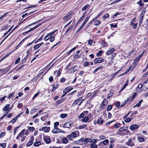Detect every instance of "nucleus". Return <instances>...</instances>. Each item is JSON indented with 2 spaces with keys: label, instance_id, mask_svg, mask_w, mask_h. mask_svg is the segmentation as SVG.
Segmentation results:
<instances>
[{
  "label": "nucleus",
  "instance_id": "6",
  "mask_svg": "<svg viewBox=\"0 0 148 148\" xmlns=\"http://www.w3.org/2000/svg\"><path fill=\"white\" fill-rule=\"evenodd\" d=\"M43 139L45 142L47 144H49L51 142L50 137L49 136H44L43 138Z\"/></svg>",
  "mask_w": 148,
  "mask_h": 148
},
{
  "label": "nucleus",
  "instance_id": "7",
  "mask_svg": "<svg viewBox=\"0 0 148 148\" xmlns=\"http://www.w3.org/2000/svg\"><path fill=\"white\" fill-rule=\"evenodd\" d=\"M10 106V105L9 104H6L3 108V111L8 112L7 113H8L10 110L11 109H9Z\"/></svg>",
  "mask_w": 148,
  "mask_h": 148
},
{
  "label": "nucleus",
  "instance_id": "39",
  "mask_svg": "<svg viewBox=\"0 0 148 148\" xmlns=\"http://www.w3.org/2000/svg\"><path fill=\"white\" fill-rule=\"evenodd\" d=\"M120 125V124L119 123H116L114 125V127L115 129L119 128Z\"/></svg>",
  "mask_w": 148,
  "mask_h": 148
},
{
  "label": "nucleus",
  "instance_id": "59",
  "mask_svg": "<svg viewBox=\"0 0 148 148\" xmlns=\"http://www.w3.org/2000/svg\"><path fill=\"white\" fill-rule=\"evenodd\" d=\"M138 140L140 142H143L144 140V138L143 137H138Z\"/></svg>",
  "mask_w": 148,
  "mask_h": 148
},
{
  "label": "nucleus",
  "instance_id": "2",
  "mask_svg": "<svg viewBox=\"0 0 148 148\" xmlns=\"http://www.w3.org/2000/svg\"><path fill=\"white\" fill-rule=\"evenodd\" d=\"M50 127H44L42 129H40V131H43L44 132H48L50 131Z\"/></svg>",
  "mask_w": 148,
  "mask_h": 148
},
{
  "label": "nucleus",
  "instance_id": "5",
  "mask_svg": "<svg viewBox=\"0 0 148 148\" xmlns=\"http://www.w3.org/2000/svg\"><path fill=\"white\" fill-rule=\"evenodd\" d=\"M72 124V123L71 122H67L64 123L63 126V127L69 128L71 127Z\"/></svg>",
  "mask_w": 148,
  "mask_h": 148
},
{
  "label": "nucleus",
  "instance_id": "51",
  "mask_svg": "<svg viewBox=\"0 0 148 148\" xmlns=\"http://www.w3.org/2000/svg\"><path fill=\"white\" fill-rule=\"evenodd\" d=\"M0 146L2 147V148H5L6 146V143H1L0 144Z\"/></svg>",
  "mask_w": 148,
  "mask_h": 148
},
{
  "label": "nucleus",
  "instance_id": "35",
  "mask_svg": "<svg viewBox=\"0 0 148 148\" xmlns=\"http://www.w3.org/2000/svg\"><path fill=\"white\" fill-rule=\"evenodd\" d=\"M101 44L103 47H106L107 45L106 42L103 40L102 41Z\"/></svg>",
  "mask_w": 148,
  "mask_h": 148
},
{
  "label": "nucleus",
  "instance_id": "1",
  "mask_svg": "<svg viewBox=\"0 0 148 148\" xmlns=\"http://www.w3.org/2000/svg\"><path fill=\"white\" fill-rule=\"evenodd\" d=\"M71 15L72 13L71 12H68L64 17L63 19L66 21H67L71 18Z\"/></svg>",
  "mask_w": 148,
  "mask_h": 148
},
{
  "label": "nucleus",
  "instance_id": "55",
  "mask_svg": "<svg viewBox=\"0 0 148 148\" xmlns=\"http://www.w3.org/2000/svg\"><path fill=\"white\" fill-rule=\"evenodd\" d=\"M109 15L108 13H106L105 14L103 15V19H105L108 18L109 17Z\"/></svg>",
  "mask_w": 148,
  "mask_h": 148
},
{
  "label": "nucleus",
  "instance_id": "47",
  "mask_svg": "<svg viewBox=\"0 0 148 148\" xmlns=\"http://www.w3.org/2000/svg\"><path fill=\"white\" fill-rule=\"evenodd\" d=\"M59 125V123L58 122H56L54 123V127L55 129H57Z\"/></svg>",
  "mask_w": 148,
  "mask_h": 148
},
{
  "label": "nucleus",
  "instance_id": "11",
  "mask_svg": "<svg viewBox=\"0 0 148 148\" xmlns=\"http://www.w3.org/2000/svg\"><path fill=\"white\" fill-rule=\"evenodd\" d=\"M108 101L106 99H105L102 102L101 104V106L104 108L107 105Z\"/></svg>",
  "mask_w": 148,
  "mask_h": 148
},
{
  "label": "nucleus",
  "instance_id": "53",
  "mask_svg": "<svg viewBox=\"0 0 148 148\" xmlns=\"http://www.w3.org/2000/svg\"><path fill=\"white\" fill-rule=\"evenodd\" d=\"M87 126L86 124H84L82 126L80 125L79 126V128L82 129L85 128Z\"/></svg>",
  "mask_w": 148,
  "mask_h": 148
},
{
  "label": "nucleus",
  "instance_id": "38",
  "mask_svg": "<svg viewBox=\"0 0 148 148\" xmlns=\"http://www.w3.org/2000/svg\"><path fill=\"white\" fill-rule=\"evenodd\" d=\"M89 119V117L88 116H85L82 119V121L84 122H86Z\"/></svg>",
  "mask_w": 148,
  "mask_h": 148
},
{
  "label": "nucleus",
  "instance_id": "28",
  "mask_svg": "<svg viewBox=\"0 0 148 148\" xmlns=\"http://www.w3.org/2000/svg\"><path fill=\"white\" fill-rule=\"evenodd\" d=\"M48 114L44 116L41 117V119L42 121H44L47 119V118L48 117Z\"/></svg>",
  "mask_w": 148,
  "mask_h": 148
},
{
  "label": "nucleus",
  "instance_id": "29",
  "mask_svg": "<svg viewBox=\"0 0 148 148\" xmlns=\"http://www.w3.org/2000/svg\"><path fill=\"white\" fill-rule=\"evenodd\" d=\"M28 55H29V54H27V55L26 56V57H25L24 58V59H23V60H22V62H21V63L20 64L21 65L22 64H24V63H25L26 62V60H27V56H28Z\"/></svg>",
  "mask_w": 148,
  "mask_h": 148
},
{
  "label": "nucleus",
  "instance_id": "9",
  "mask_svg": "<svg viewBox=\"0 0 148 148\" xmlns=\"http://www.w3.org/2000/svg\"><path fill=\"white\" fill-rule=\"evenodd\" d=\"M56 31V30L52 32H51L48 34H47V35L44 38V39L45 41H47V40H48L49 38H48L47 39H46V38H47V37H49V36H51V35H52Z\"/></svg>",
  "mask_w": 148,
  "mask_h": 148
},
{
  "label": "nucleus",
  "instance_id": "57",
  "mask_svg": "<svg viewBox=\"0 0 148 148\" xmlns=\"http://www.w3.org/2000/svg\"><path fill=\"white\" fill-rule=\"evenodd\" d=\"M112 108V106L111 105H109L108 106L107 108V110L108 111H110L111 110Z\"/></svg>",
  "mask_w": 148,
  "mask_h": 148
},
{
  "label": "nucleus",
  "instance_id": "45",
  "mask_svg": "<svg viewBox=\"0 0 148 148\" xmlns=\"http://www.w3.org/2000/svg\"><path fill=\"white\" fill-rule=\"evenodd\" d=\"M67 116V115L66 114H62L60 115V116L62 119L66 118Z\"/></svg>",
  "mask_w": 148,
  "mask_h": 148
},
{
  "label": "nucleus",
  "instance_id": "15",
  "mask_svg": "<svg viewBox=\"0 0 148 148\" xmlns=\"http://www.w3.org/2000/svg\"><path fill=\"white\" fill-rule=\"evenodd\" d=\"M138 128V127L137 125L134 124L131 126L130 127V129L132 131L134 130H136Z\"/></svg>",
  "mask_w": 148,
  "mask_h": 148
},
{
  "label": "nucleus",
  "instance_id": "8",
  "mask_svg": "<svg viewBox=\"0 0 148 148\" xmlns=\"http://www.w3.org/2000/svg\"><path fill=\"white\" fill-rule=\"evenodd\" d=\"M82 99V97H80L78 99H76V100L72 104L71 106L72 107H74Z\"/></svg>",
  "mask_w": 148,
  "mask_h": 148
},
{
  "label": "nucleus",
  "instance_id": "16",
  "mask_svg": "<svg viewBox=\"0 0 148 148\" xmlns=\"http://www.w3.org/2000/svg\"><path fill=\"white\" fill-rule=\"evenodd\" d=\"M21 114V113L18 115L16 116L15 117H14L13 119H12L11 120V121H10V122H12L13 123H15L16 122V121L18 117L19 116H20V115Z\"/></svg>",
  "mask_w": 148,
  "mask_h": 148
},
{
  "label": "nucleus",
  "instance_id": "18",
  "mask_svg": "<svg viewBox=\"0 0 148 148\" xmlns=\"http://www.w3.org/2000/svg\"><path fill=\"white\" fill-rule=\"evenodd\" d=\"M78 66H75L73 68L70 69V70L71 71V72H73L78 70Z\"/></svg>",
  "mask_w": 148,
  "mask_h": 148
},
{
  "label": "nucleus",
  "instance_id": "41",
  "mask_svg": "<svg viewBox=\"0 0 148 148\" xmlns=\"http://www.w3.org/2000/svg\"><path fill=\"white\" fill-rule=\"evenodd\" d=\"M120 102H117L115 104V105L116 107H118L119 108H120L122 107L121 105V106L120 105Z\"/></svg>",
  "mask_w": 148,
  "mask_h": 148
},
{
  "label": "nucleus",
  "instance_id": "24",
  "mask_svg": "<svg viewBox=\"0 0 148 148\" xmlns=\"http://www.w3.org/2000/svg\"><path fill=\"white\" fill-rule=\"evenodd\" d=\"M143 100L142 99H141L138 103H136V105L134 106V108L136 107H139L140 106L141 103L143 102Z\"/></svg>",
  "mask_w": 148,
  "mask_h": 148
},
{
  "label": "nucleus",
  "instance_id": "30",
  "mask_svg": "<svg viewBox=\"0 0 148 148\" xmlns=\"http://www.w3.org/2000/svg\"><path fill=\"white\" fill-rule=\"evenodd\" d=\"M62 143L64 144H66L68 143V141L67 138H64L62 140Z\"/></svg>",
  "mask_w": 148,
  "mask_h": 148
},
{
  "label": "nucleus",
  "instance_id": "54",
  "mask_svg": "<svg viewBox=\"0 0 148 148\" xmlns=\"http://www.w3.org/2000/svg\"><path fill=\"white\" fill-rule=\"evenodd\" d=\"M103 143L104 145H107L109 143V141L108 139H106L103 141Z\"/></svg>",
  "mask_w": 148,
  "mask_h": 148
},
{
  "label": "nucleus",
  "instance_id": "27",
  "mask_svg": "<svg viewBox=\"0 0 148 148\" xmlns=\"http://www.w3.org/2000/svg\"><path fill=\"white\" fill-rule=\"evenodd\" d=\"M41 25V23H39V24H38L37 25H36L35 26H34V27H33L32 28H30V30L31 32L33 30H34L35 29L37 28L38 27L40 26Z\"/></svg>",
  "mask_w": 148,
  "mask_h": 148
},
{
  "label": "nucleus",
  "instance_id": "63",
  "mask_svg": "<svg viewBox=\"0 0 148 148\" xmlns=\"http://www.w3.org/2000/svg\"><path fill=\"white\" fill-rule=\"evenodd\" d=\"M135 18H134L132 20L130 23V25H133V24H134V22H135Z\"/></svg>",
  "mask_w": 148,
  "mask_h": 148
},
{
  "label": "nucleus",
  "instance_id": "61",
  "mask_svg": "<svg viewBox=\"0 0 148 148\" xmlns=\"http://www.w3.org/2000/svg\"><path fill=\"white\" fill-rule=\"evenodd\" d=\"M52 86H54L55 87V88H57L58 87L59 84H58L57 82H55L54 83L53 85Z\"/></svg>",
  "mask_w": 148,
  "mask_h": 148
},
{
  "label": "nucleus",
  "instance_id": "25",
  "mask_svg": "<svg viewBox=\"0 0 148 148\" xmlns=\"http://www.w3.org/2000/svg\"><path fill=\"white\" fill-rule=\"evenodd\" d=\"M113 91L112 90H110V92L108 93V96L107 97V99H108L110 98L113 95Z\"/></svg>",
  "mask_w": 148,
  "mask_h": 148
},
{
  "label": "nucleus",
  "instance_id": "44",
  "mask_svg": "<svg viewBox=\"0 0 148 148\" xmlns=\"http://www.w3.org/2000/svg\"><path fill=\"white\" fill-rule=\"evenodd\" d=\"M70 135L73 137V138H75L76 136V134L75 132H72Z\"/></svg>",
  "mask_w": 148,
  "mask_h": 148
},
{
  "label": "nucleus",
  "instance_id": "14",
  "mask_svg": "<svg viewBox=\"0 0 148 148\" xmlns=\"http://www.w3.org/2000/svg\"><path fill=\"white\" fill-rule=\"evenodd\" d=\"M53 133L54 134H56L58 132H63L64 131H62L60 130L58 128H57V129H55L53 130L52 131Z\"/></svg>",
  "mask_w": 148,
  "mask_h": 148
},
{
  "label": "nucleus",
  "instance_id": "26",
  "mask_svg": "<svg viewBox=\"0 0 148 148\" xmlns=\"http://www.w3.org/2000/svg\"><path fill=\"white\" fill-rule=\"evenodd\" d=\"M103 121V119L102 118H100L97 119V123L99 124H101L102 123Z\"/></svg>",
  "mask_w": 148,
  "mask_h": 148
},
{
  "label": "nucleus",
  "instance_id": "4",
  "mask_svg": "<svg viewBox=\"0 0 148 148\" xmlns=\"http://www.w3.org/2000/svg\"><path fill=\"white\" fill-rule=\"evenodd\" d=\"M103 61V59L101 58H98L95 59L94 62L95 64L100 63Z\"/></svg>",
  "mask_w": 148,
  "mask_h": 148
},
{
  "label": "nucleus",
  "instance_id": "37",
  "mask_svg": "<svg viewBox=\"0 0 148 148\" xmlns=\"http://www.w3.org/2000/svg\"><path fill=\"white\" fill-rule=\"evenodd\" d=\"M41 144V143L40 141H36L34 144V145L36 147H38Z\"/></svg>",
  "mask_w": 148,
  "mask_h": 148
},
{
  "label": "nucleus",
  "instance_id": "21",
  "mask_svg": "<svg viewBox=\"0 0 148 148\" xmlns=\"http://www.w3.org/2000/svg\"><path fill=\"white\" fill-rule=\"evenodd\" d=\"M43 42H41L40 44H37L34 47V50H36L40 47L43 44Z\"/></svg>",
  "mask_w": 148,
  "mask_h": 148
},
{
  "label": "nucleus",
  "instance_id": "60",
  "mask_svg": "<svg viewBox=\"0 0 148 148\" xmlns=\"http://www.w3.org/2000/svg\"><path fill=\"white\" fill-rule=\"evenodd\" d=\"M93 41L92 40L90 39L88 41V44L90 45H91L93 43Z\"/></svg>",
  "mask_w": 148,
  "mask_h": 148
},
{
  "label": "nucleus",
  "instance_id": "52",
  "mask_svg": "<svg viewBox=\"0 0 148 148\" xmlns=\"http://www.w3.org/2000/svg\"><path fill=\"white\" fill-rule=\"evenodd\" d=\"M97 140L96 139H93L91 140H90V143L91 144H95L96 143Z\"/></svg>",
  "mask_w": 148,
  "mask_h": 148
},
{
  "label": "nucleus",
  "instance_id": "34",
  "mask_svg": "<svg viewBox=\"0 0 148 148\" xmlns=\"http://www.w3.org/2000/svg\"><path fill=\"white\" fill-rule=\"evenodd\" d=\"M88 143H90V139L89 138H86L84 139V144H86Z\"/></svg>",
  "mask_w": 148,
  "mask_h": 148
},
{
  "label": "nucleus",
  "instance_id": "17",
  "mask_svg": "<svg viewBox=\"0 0 148 148\" xmlns=\"http://www.w3.org/2000/svg\"><path fill=\"white\" fill-rule=\"evenodd\" d=\"M90 16H87L85 19L84 22L82 23V25L81 26V27H82V28H83L84 26L85 25L86 23L87 22L89 18H90Z\"/></svg>",
  "mask_w": 148,
  "mask_h": 148
},
{
  "label": "nucleus",
  "instance_id": "50",
  "mask_svg": "<svg viewBox=\"0 0 148 148\" xmlns=\"http://www.w3.org/2000/svg\"><path fill=\"white\" fill-rule=\"evenodd\" d=\"M101 21L99 20H97L95 21L94 24L95 25H99L100 24Z\"/></svg>",
  "mask_w": 148,
  "mask_h": 148
},
{
  "label": "nucleus",
  "instance_id": "64",
  "mask_svg": "<svg viewBox=\"0 0 148 148\" xmlns=\"http://www.w3.org/2000/svg\"><path fill=\"white\" fill-rule=\"evenodd\" d=\"M40 93V92H38L36 93L34 95L33 97L32 98V99L33 100Z\"/></svg>",
  "mask_w": 148,
  "mask_h": 148
},
{
  "label": "nucleus",
  "instance_id": "31",
  "mask_svg": "<svg viewBox=\"0 0 148 148\" xmlns=\"http://www.w3.org/2000/svg\"><path fill=\"white\" fill-rule=\"evenodd\" d=\"M55 35H53L49 37V38L50 39V41L51 42H53L55 40Z\"/></svg>",
  "mask_w": 148,
  "mask_h": 148
},
{
  "label": "nucleus",
  "instance_id": "62",
  "mask_svg": "<svg viewBox=\"0 0 148 148\" xmlns=\"http://www.w3.org/2000/svg\"><path fill=\"white\" fill-rule=\"evenodd\" d=\"M7 97V96L5 95L2 98L0 99V101L1 102L3 101Z\"/></svg>",
  "mask_w": 148,
  "mask_h": 148
},
{
  "label": "nucleus",
  "instance_id": "56",
  "mask_svg": "<svg viewBox=\"0 0 148 148\" xmlns=\"http://www.w3.org/2000/svg\"><path fill=\"white\" fill-rule=\"evenodd\" d=\"M91 148H97V145L95 144H91L90 145Z\"/></svg>",
  "mask_w": 148,
  "mask_h": 148
},
{
  "label": "nucleus",
  "instance_id": "46",
  "mask_svg": "<svg viewBox=\"0 0 148 148\" xmlns=\"http://www.w3.org/2000/svg\"><path fill=\"white\" fill-rule=\"evenodd\" d=\"M14 92H12L9 95L8 97V99H9L12 97L14 95Z\"/></svg>",
  "mask_w": 148,
  "mask_h": 148
},
{
  "label": "nucleus",
  "instance_id": "19",
  "mask_svg": "<svg viewBox=\"0 0 148 148\" xmlns=\"http://www.w3.org/2000/svg\"><path fill=\"white\" fill-rule=\"evenodd\" d=\"M90 5L87 4L83 7L82 8V11H85L86 10H88L89 8Z\"/></svg>",
  "mask_w": 148,
  "mask_h": 148
},
{
  "label": "nucleus",
  "instance_id": "48",
  "mask_svg": "<svg viewBox=\"0 0 148 148\" xmlns=\"http://www.w3.org/2000/svg\"><path fill=\"white\" fill-rule=\"evenodd\" d=\"M137 93L136 92H135L133 95L132 96L131 99V101H132V100L134 99V98L137 95Z\"/></svg>",
  "mask_w": 148,
  "mask_h": 148
},
{
  "label": "nucleus",
  "instance_id": "58",
  "mask_svg": "<svg viewBox=\"0 0 148 148\" xmlns=\"http://www.w3.org/2000/svg\"><path fill=\"white\" fill-rule=\"evenodd\" d=\"M66 137L69 140H72L73 137L70 135H67Z\"/></svg>",
  "mask_w": 148,
  "mask_h": 148
},
{
  "label": "nucleus",
  "instance_id": "36",
  "mask_svg": "<svg viewBox=\"0 0 148 148\" xmlns=\"http://www.w3.org/2000/svg\"><path fill=\"white\" fill-rule=\"evenodd\" d=\"M63 101L64 100L62 99L56 101L55 104H56V106H57L59 104L62 103Z\"/></svg>",
  "mask_w": 148,
  "mask_h": 148
},
{
  "label": "nucleus",
  "instance_id": "3",
  "mask_svg": "<svg viewBox=\"0 0 148 148\" xmlns=\"http://www.w3.org/2000/svg\"><path fill=\"white\" fill-rule=\"evenodd\" d=\"M34 140V137L33 136H31L30 137V140L26 144L27 147H29L33 143V141Z\"/></svg>",
  "mask_w": 148,
  "mask_h": 148
},
{
  "label": "nucleus",
  "instance_id": "43",
  "mask_svg": "<svg viewBox=\"0 0 148 148\" xmlns=\"http://www.w3.org/2000/svg\"><path fill=\"white\" fill-rule=\"evenodd\" d=\"M142 0H140L137 3V4H138L140 6H143L144 5V3H142Z\"/></svg>",
  "mask_w": 148,
  "mask_h": 148
},
{
  "label": "nucleus",
  "instance_id": "40",
  "mask_svg": "<svg viewBox=\"0 0 148 148\" xmlns=\"http://www.w3.org/2000/svg\"><path fill=\"white\" fill-rule=\"evenodd\" d=\"M84 138H82L80 139L79 140H77L76 141V143L78 144L80 142L83 143L84 142Z\"/></svg>",
  "mask_w": 148,
  "mask_h": 148
},
{
  "label": "nucleus",
  "instance_id": "42",
  "mask_svg": "<svg viewBox=\"0 0 148 148\" xmlns=\"http://www.w3.org/2000/svg\"><path fill=\"white\" fill-rule=\"evenodd\" d=\"M124 121L125 122L128 123L130 122L131 121V119L130 118L128 117V118H125Z\"/></svg>",
  "mask_w": 148,
  "mask_h": 148
},
{
  "label": "nucleus",
  "instance_id": "23",
  "mask_svg": "<svg viewBox=\"0 0 148 148\" xmlns=\"http://www.w3.org/2000/svg\"><path fill=\"white\" fill-rule=\"evenodd\" d=\"M25 132V130L24 129L19 133L18 135L20 137H21L24 136V132Z\"/></svg>",
  "mask_w": 148,
  "mask_h": 148
},
{
  "label": "nucleus",
  "instance_id": "33",
  "mask_svg": "<svg viewBox=\"0 0 148 148\" xmlns=\"http://www.w3.org/2000/svg\"><path fill=\"white\" fill-rule=\"evenodd\" d=\"M143 85L147 89L148 88V79L144 83Z\"/></svg>",
  "mask_w": 148,
  "mask_h": 148
},
{
  "label": "nucleus",
  "instance_id": "13",
  "mask_svg": "<svg viewBox=\"0 0 148 148\" xmlns=\"http://www.w3.org/2000/svg\"><path fill=\"white\" fill-rule=\"evenodd\" d=\"M132 139H129L128 142L126 143V144L128 146H132L134 145V143L132 142Z\"/></svg>",
  "mask_w": 148,
  "mask_h": 148
},
{
  "label": "nucleus",
  "instance_id": "32",
  "mask_svg": "<svg viewBox=\"0 0 148 148\" xmlns=\"http://www.w3.org/2000/svg\"><path fill=\"white\" fill-rule=\"evenodd\" d=\"M103 68V66H101L96 69L94 71V73H95L99 70H101Z\"/></svg>",
  "mask_w": 148,
  "mask_h": 148
},
{
  "label": "nucleus",
  "instance_id": "20",
  "mask_svg": "<svg viewBox=\"0 0 148 148\" xmlns=\"http://www.w3.org/2000/svg\"><path fill=\"white\" fill-rule=\"evenodd\" d=\"M130 99V97H129L127 99V100L124 101V102L123 103L122 102V104L121 105V107H123L124 106L125 104H126L127 102L129 101Z\"/></svg>",
  "mask_w": 148,
  "mask_h": 148
},
{
  "label": "nucleus",
  "instance_id": "22",
  "mask_svg": "<svg viewBox=\"0 0 148 148\" xmlns=\"http://www.w3.org/2000/svg\"><path fill=\"white\" fill-rule=\"evenodd\" d=\"M142 85L141 84H139L136 89V91L137 92H139L141 90Z\"/></svg>",
  "mask_w": 148,
  "mask_h": 148
},
{
  "label": "nucleus",
  "instance_id": "10",
  "mask_svg": "<svg viewBox=\"0 0 148 148\" xmlns=\"http://www.w3.org/2000/svg\"><path fill=\"white\" fill-rule=\"evenodd\" d=\"M56 31V30L52 32H51L48 34H47V35L44 38V39L45 41H47V40H48L49 38H48L47 39H46V38H47V37H49V36H51V35H52Z\"/></svg>",
  "mask_w": 148,
  "mask_h": 148
},
{
  "label": "nucleus",
  "instance_id": "12",
  "mask_svg": "<svg viewBox=\"0 0 148 148\" xmlns=\"http://www.w3.org/2000/svg\"><path fill=\"white\" fill-rule=\"evenodd\" d=\"M115 50V49L114 48H110L106 53V54L108 55H110L113 53Z\"/></svg>",
  "mask_w": 148,
  "mask_h": 148
},
{
  "label": "nucleus",
  "instance_id": "49",
  "mask_svg": "<svg viewBox=\"0 0 148 148\" xmlns=\"http://www.w3.org/2000/svg\"><path fill=\"white\" fill-rule=\"evenodd\" d=\"M128 80L127 81V83H125L124 84L123 87L121 89V91H122L126 87V86L128 85Z\"/></svg>",
  "mask_w": 148,
  "mask_h": 148
}]
</instances>
